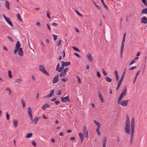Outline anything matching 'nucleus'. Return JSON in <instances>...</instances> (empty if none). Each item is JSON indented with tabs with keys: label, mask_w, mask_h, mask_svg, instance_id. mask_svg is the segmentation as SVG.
<instances>
[{
	"label": "nucleus",
	"mask_w": 147,
	"mask_h": 147,
	"mask_svg": "<svg viewBox=\"0 0 147 147\" xmlns=\"http://www.w3.org/2000/svg\"><path fill=\"white\" fill-rule=\"evenodd\" d=\"M107 140V138L106 137H105L104 138V140H103V142L102 144L106 145Z\"/></svg>",
	"instance_id": "obj_43"
},
{
	"label": "nucleus",
	"mask_w": 147,
	"mask_h": 147,
	"mask_svg": "<svg viewBox=\"0 0 147 147\" xmlns=\"http://www.w3.org/2000/svg\"><path fill=\"white\" fill-rule=\"evenodd\" d=\"M74 54L76 55V56L78 57H79V58H81V56L80 55H79L78 53H74Z\"/></svg>",
	"instance_id": "obj_54"
},
{
	"label": "nucleus",
	"mask_w": 147,
	"mask_h": 147,
	"mask_svg": "<svg viewBox=\"0 0 147 147\" xmlns=\"http://www.w3.org/2000/svg\"><path fill=\"white\" fill-rule=\"evenodd\" d=\"M61 64H62V66H66L69 65L71 64V63L70 62H64L63 61H62Z\"/></svg>",
	"instance_id": "obj_10"
},
{
	"label": "nucleus",
	"mask_w": 147,
	"mask_h": 147,
	"mask_svg": "<svg viewBox=\"0 0 147 147\" xmlns=\"http://www.w3.org/2000/svg\"><path fill=\"white\" fill-rule=\"evenodd\" d=\"M72 47L75 51H76L77 52H80V50L79 49H78V48H77L75 46H73V47Z\"/></svg>",
	"instance_id": "obj_27"
},
{
	"label": "nucleus",
	"mask_w": 147,
	"mask_h": 147,
	"mask_svg": "<svg viewBox=\"0 0 147 147\" xmlns=\"http://www.w3.org/2000/svg\"><path fill=\"white\" fill-rule=\"evenodd\" d=\"M105 78L107 81L109 82H111L112 81V79L109 76H106V77H105Z\"/></svg>",
	"instance_id": "obj_18"
},
{
	"label": "nucleus",
	"mask_w": 147,
	"mask_h": 147,
	"mask_svg": "<svg viewBox=\"0 0 147 147\" xmlns=\"http://www.w3.org/2000/svg\"><path fill=\"white\" fill-rule=\"evenodd\" d=\"M122 92L124 94H125L126 95L127 91L126 89V86L124 87V88L123 90V92Z\"/></svg>",
	"instance_id": "obj_38"
},
{
	"label": "nucleus",
	"mask_w": 147,
	"mask_h": 147,
	"mask_svg": "<svg viewBox=\"0 0 147 147\" xmlns=\"http://www.w3.org/2000/svg\"><path fill=\"white\" fill-rule=\"evenodd\" d=\"M8 74L9 77L10 78H12V76L11 75V71L10 70H9L8 71Z\"/></svg>",
	"instance_id": "obj_33"
},
{
	"label": "nucleus",
	"mask_w": 147,
	"mask_h": 147,
	"mask_svg": "<svg viewBox=\"0 0 147 147\" xmlns=\"http://www.w3.org/2000/svg\"><path fill=\"white\" fill-rule=\"evenodd\" d=\"M98 96L100 98V100H101V102H103V101L104 100V98L103 97L101 93L100 92V91H98Z\"/></svg>",
	"instance_id": "obj_9"
},
{
	"label": "nucleus",
	"mask_w": 147,
	"mask_h": 147,
	"mask_svg": "<svg viewBox=\"0 0 147 147\" xmlns=\"http://www.w3.org/2000/svg\"><path fill=\"white\" fill-rule=\"evenodd\" d=\"M124 44H121V49H120V52H123V50L124 48Z\"/></svg>",
	"instance_id": "obj_31"
},
{
	"label": "nucleus",
	"mask_w": 147,
	"mask_h": 147,
	"mask_svg": "<svg viewBox=\"0 0 147 147\" xmlns=\"http://www.w3.org/2000/svg\"><path fill=\"white\" fill-rule=\"evenodd\" d=\"M61 40H59L58 41V42H57V46H59L61 44Z\"/></svg>",
	"instance_id": "obj_49"
},
{
	"label": "nucleus",
	"mask_w": 147,
	"mask_h": 147,
	"mask_svg": "<svg viewBox=\"0 0 147 147\" xmlns=\"http://www.w3.org/2000/svg\"><path fill=\"white\" fill-rule=\"evenodd\" d=\"M94 122L95 123V124L97 126V127H100L101 124L99 123L95 120H94Z\"/></svg>",
	"instance_id": "obj_22"
},
{
	"label": "nucleus",
	"mask_w": 147,
	"mask_h": 147,
	"mask_svg": "<svg viewBox=\"0 0 147 147\" xmlns=\"http://www.w3.org/2000/svg\"><path fill=\"white\" fill-rule=\"evenodd\" d=\"M129 100H122L118 104H120L123 106H126L128 104Z\"/></svg>",
	"instance_id": "obj_4"
},
{
	"label": "nucleus",
	"mask_w": 147,
	"mask_h": 147,
	"mask_svg": "<svg viewBox=\"0 0 147 147\" xmlns=\"http://www.w3.org/2000/svg\"><path fill=\"white\" fill-rule=\"evenodd\" d=\"M140 22L144 24H146L147 23V19L146 17H144L141 19Z\"/></svg>",
	"instance_id": "obj_8"
},
{
	"label": "nucleus",
	"mask_w": 147,
	"mask_h": 147,
	"mask_svg": "<svg viewBox=\"0 0 147 147\" xmlns=\"http://www.w3.org/2000/svg\"><path fill=\"white\" fill-rule=\"evenodd\" d=\"M46 14L47 17L49 18H51V17L50 16V15L51 13L49 10H48V11L46 12Z\"/></svg>",
	"instance_id": "obj_30"
},
{
	"label": "nucleus",
	"mask_w": 147,
	"mask_h": 147,
	"mask_svg": "<svg viewBox=\"0 0 147 147\" xmlns=\"http://www.w3.org/2000/svg\"><path fill=\"white\" fill-rule=\"evenodd\" d=\"M101 1L102 3V4L104 6V7L107 10H108L109 9L107 6L105 4V2L103 1V0H100Z\"/></svg>",
	"instance_id": "obj_23"
},
{
	"label": "nucleus",
	"mask_w": 147,
	"mask_h": 147,
	"mask_svg": "<svg viewBox=\"0 0 147 147\" xmlns=\"http://www.w3.org/2000/svg\"><path fill=\"white\" fill-rule=\"evenodd\" d=\"M99 127H97L96 129V131L98 135L100 136V135L101 134L100 132L99 131Z\"/></svg>",
	"instance_id": "obj_35"
},
{
	"label": "nucleus",
	"mask_w": 147,
	"mask_h": 147,
	"mask_svg": "<svg viewBox=\"0 0 147 147\" xmlns=\"http://www.w3.org/2000/svg\"><path fill=\"white\" fill-rule=\"evenodd\" d=\"M86 127L84 126L83 127V131L84 132V135L86 138H88V131L86 129Z\"/></svg>",
	"instance_id": "obj_5"
},
{
	"label": "nucleus",
	"mask_w": 147,
	"mask_h": 147,
	"mask_svg": "<svg viewBox=\"0 0 147 147\" xmlns=\"http://www.w3.org/2000/svg\"><path fill=\"white\" fill-rule=\"evenodd\" d=\"M13 126L14 128H16L18 125V121L15 119L13 120Z\"/></svg>",
	"instance_id": "obj_14"
},
{
	"label": "nucleus",
	"mask_w": 147,
	"mask_h": 147,
	"mask_svg": "<svg viewBox=\"0 0 147 147\" xmlns=\"http://www.w3.org/2000/svg\"><path fill=\"white\" fill-rule=\"evenodd\" d=\"M102 70L104 75L105 76H106L107 74V73L105 71L104 69H102Z\"/></svg>",
	"instance_id": "obj_51"
},
{
	"label": "nucleus",
	"mask_w": 147,
	"mask_h": 147,
	"mask_svg": "<svg viewBox=\"0 0 147 147\" xmlns=\"http://www.w3.org/2000/svg\"><path fill=\"white\" fill-rule=\"evenodd\" d=\"M64 67V66H62L60 68H59L57 71H58L59 72H61L62 71V70L63 69Z\"/></svg>",
	"instance_id": "obj_36"
},
{
	"label": "nucleus",
	"mask_w": 147,
	"mask_h": 147,
	"mask_svg": "<svg viewBox=\"0 0 147 147\" xmlns=\"http://www.w3.org/2000/svg\"><path fill=\"white\" fill-rule=\"evenodd\" d=\"M59 66H60V64L59 63L57 65V67H56V70L57 71L58 70V69H59Z\"/></svg>",
	"instance_id": "obj_58"
},
{
	"label": "nucleus",
	"mask_w": 147,
	"mask_h": 147,
	"mask_svg": "<svg viewBox=\"0 0 147 147\" xmlns=\"http://www.w3.org/2000/svg\"><path fill=\"white\" fill-rule=\"evenodd\" d=\"M42 73L45 74V75L47 76H49V73L47 72L45 70H44L42 72Z\"/></svg>",
	"instance_id": "obj_41"
},
{
	"label": "nucleus",
	"mask_w": 147,
	"mask_h": 147,
	"mask_svg": "<svg viewBox=\"0 0 147 147\" xmlns=\"http://www.w3.org/2000/svg\"><path fill=\"white\" fill-rule=\"evenodd\" d=\"M52 96V95H51V94L50 93H49V94H47L46 96H44L43 97V98H46L50 97Z\"/></svg>",
	"instance_id": "obj_37"
},
{
	"label": "nucleus",
	"mask_w": 147,
	"mask_h": 147,
	"mask_svg": "<svg viewBox=\"0 0 147 147\" xmlns=\"http://www.w3.org/2000/svg\"><path fill=\"white\" fill-rule=\"evenodd\" d=\"M5 5L8 9H10L9 7L10 3L7 1H5Z\"/></svg>",
	"instance_id": "obj_19"
},
{
	"label": "nucleus",
	"mask_w": 147,
	"mask_h": 147,
	"mask_svg": "<svg viewBox=\"0 0 147 147\" xmlns=\"http://www.w3.org/2000/svg\"><path fill=\"white\" fill-rule=\"evenodd\" d=\"M66 75V74L65 73H63V71L62 72H61L60 73L59 76L60 77H62L65 76Z\"/></svg>",
	"instance_id": "obj_32"
},
{
	"label": "nucleus",
	"mask_w": 147,
	"mask_h": 147,
	"mask_svg": "<svg viewBox=\"0 0 147 147\" xmlns=\"http://www.w3.org/2000/svg\"><path fill=\"white\" fill-rule=\"evenodd\" d=\"M126 70V69H125V71H124V72H123V74H122V76L120 78V80L119 81H120L121 82H122V81L123 80V79H124V75H125V70Z\"/></svg>",
	"instance_id": "obj_20"
},
{
	"label": "nucleus",
	"mask_w": 147,
	"mask_h": 147,
	"mask_svg": "<svg viewBox=\"0 0 147 147\" xmlns=\"http://www.w3.org/2000/svg\"><path fill=\"white\" fill-rule=\"evenodd\" d=\"M86 57L90 62H92L93 61L92 58L90 54L89 53L86 56Z\"/></svg>",
	"instance_id": "obj_13"
},
{
	"label": "nucleus",
	"mask_w": 147,
	"mask_h": 147,
	"mask_svg": "<svg viewBox=\"0 0 147 147\" xmlns=\"http://www.w3.org/2000/svg\"><path fill=\"white\" fill-rule=\"evenodd\" d=\"M49 105L47 103H45L43 106L42 107V109L43 111H45L47 109L49 108Z\"/></svg>",
	"instance_id": "obj_12"
},
{
	"label": "nucleus",
	"mask_w": 147,
	"mask_h": 147,
	"mask_svg": "<svg viewBox=\"0 0 147 147\" xmlns=\"http://www.w3.org/2000/svg\"><path fill=\"white\" fill-rule=\"evenodd\" d=\"M21 102L22 104V107L24 108L26 107V104L24 102V101L23 99H22L21 100Z\"/></svg>",
	"instance_id": "obj_29"
},
{
	"label": "nucleus",
	"mask_w": 147,
	"mask_h": 147,
	"mask_svg": "<svg viewBox=\"0 0 147 147\" xmlns=\"http://www.w3.org/2000/svg\"><path fill=\"white\" fill-rule=\"evenodd\" d=\"M40 118V117H35L34 119H33V120H31L32 121L31 123L34 124H36Z\"/></svg>",
	"instance_id": "obj_7"
},
{
	"label": "nucleus",
	"mask_w": 147,
	"mask_h": 147,
	"mask_svg": "<svg viewBox=\"0 0 147 147\" xmlns=\"http://www.w3.org/2000/svg\"><path fill=\"white\" fill-rule=\"evenodd\" d=\"M59 74H58L55 77L53 80V83L54 84L55 83L59 81Z\"/></svg>",
	"instance_id": "obj_11"
},
{
	"label": "nucleus",
	"mask_w": 147,
	"mask_h": 147,
	"mask_svg": "<svg viewBox=\"0 0 147 147\" xmlns=\"http://www.w3.org/2000/svg\"><path fill=\"white\" fill-rule=\"evenodd\" d=\"M130 120L128 114L126 115V120L125 125V132L127 134H130Z\"/></svg>",
	"instance_id": "obj_2"
},
{
	"label": "nucleus",
	"mask_w": 147,
	"mask_h": 147,
	"mask_svg": "<svg viewBox=\"0 0 147 147\" xmlns=\"http://www.w3.org/2000/svg\"><path fill=\"white\" fill-rule=\"evenodd\" d=\"M141 13L144 14L147 13V8H145L143 9L141 12Z\"/></svg>",
	"instance_id": "obj_25"
},
{
	"label": "nucleus",
	"mask_w": 147,
	"mask_h": 147,
	"mask_svg": "<svg viewBox=\"0 0 147 147\" xmlns=\"http://www.w3.org/2000/svg\"><path fill=\"white\" fill-rule=\"evenodd\" d=\"M52 25L54 26H58V24L55 23H52Z\"/></svg>",
	"instance_id": "obj_59"
},
{
	"label": "nucleus",
	"mask_w": 147,
	"mask_h": 147,
	"mask_svg": "<svg viewBox=\"0 0 147 147\" xmlns=\"http://www.w3.org/2000/svg\"><path fill=\"white\" fill-rule=\"evenodd\" d=\"M53 37L54 38L53 40H55L57 39V36L55 35V34H53Z\"/></svg>",
	"instance_id": "obj_47"
},
{
	"label": "nucleus",
	"mask_w": 147,
	"mask_h": 147,
	"mask_svg": "<svg viewBox=\"0 0 147 147\" xmlns=\"http://www.w3.org/2000/svg\"><path fill=\"white\" fill-rule=\"evenodd\" d=\"M20 47V42L19 41H17L15 45V49L14 50V53L15 54H16L18 50V54L20 56H22L23 55V52L22 48Z\"/></svg>",
	"instance_id": "obj_1"
},
{
	"label": "nucleus",
	"mask_w": 147,
	"mask_h": 147,
	"mask_svg": "<svg viewBox=\"0 0 147 147\" xmlns=\"http://www.w3.org/2000/svg\"><path fill=\"white\" fill-rule=\"evenodd\" d=\"M39 69L40 71L42 72L44 70H45V69L43 66L41 65H40L39 66Z\"/></svg>",
	"instance_id": "obj_21"
},
{
	"label": "nucleus",
	"mask_w": 147,
	"mask_h": 147,
	"mask_svg": "<svg viewBox=\"0 0 147 147\" xmlns=\"http://www.w3.org/2000/svg\"><path fill=\"white\" fill-rule=\"evenodd\" d=\"M121 82L119 81L117 83V86L116 88V90H117L119 88V87H120V85L121 84Z\"/></svg>",
	"instance_id": "obj_26"
},
{
	"label": "nucleus",
	"mask_w": 147,
	"mask_h": 147,
	"mask_svg": "<svg viewBox=\"0 0 147 147\" xmlns=\"http://www.w3.org/2000/svg\"><path fill=\"white\" fill-rule=\"evenodd\" d=\"M6 90L9 92V94H10L11 92V90L10 88H7L6 89Z\"/></svg>",
	"instance_id": "obj_50"
},
{
	"label": "nucleus",
	"mask_w": 147,
	"mask_h": 147,
	"mask_svg": "<svg viewBox=\"0 0 147 147\" xmlns=\"http://www.w3.org/2000/svg\"><path fill=\"white\" fill-rule=\"evenodd\" d=\"M122 98L123 97H121V96H120L119 98H118L117 100V103L118 104L121 102V101L122 100Z\"/></svg>",
	"instance_id": "obj_34"
},
{
	"label": "nucleus",
	"mask_w": 147,
	"mask_h": 147,
	"mask_svg": "<svg viewBox=\"0 0 147 147\" xmlns=\"http://www.w3.org/2000/svg\"><path fill=\"white\" fill-rule=\"evenodd\" d=\"M115 74L116 76H118V71L116 70L115 71Z\"/></svg>",
	"instance_id": "obj_63"
},
{
	"label": "nucleus",
	"mask_w": 147,
	"mask_h": 147,
	"mask_svg": "<svg viewBox=\"0 0 147 147\" xmlns=\"http://www.w3.org/2000/svg\"><path fill=\"white\" fill-rule=\"evenodd\" d=\"M57 94V95H60L61 94V92L60 90H57L56 92Z\"/></svg>",
	"instance_id": "obj_57"
},
{
	"label": "nucleus",
	"mask_w": 147,
	"mask_h": 147,
	"mask_svg": "<svg viewBox=\"0 0 147 147\" xmlns=\"http://www.w3.org/2000/svg\"><path fill=\"white\" fill-rule=\"evenodd\" d=\"M29 115L30 116V120H33V117H32V114H29Z\"/></svg>",
	"instance_id": "obj_61"
},
{
	"label": "nucleus",
	"mask_w": 147,
	"mask_h": 147,
	"mask_svg": "<svg viewBox=\"0 0 147 147\" xmlns=\"http://www.w3.org/2000/svg\"><path fill=\"white\" fill-rule=\"evenodd\" d=\"M134 127H135V122L134 119L133 117L131 120V126H130V130L131 131V136L130 137V143L132 144V141L133 140V138L134 135Z\"/></svg>",
	"instance_id": "obj_3"
},
{
	"label": "nucleus",
	"mask_w": 147,
	"mask_h": 147,
	"mask_svg": "<svg viewBox=\"0 0 147 147\" xmlns=\"http://www.w3.org/2000/svg\"><path fill=\"white\" fill-rule=\"evenodd\" d=\"M142 3L145 5L147 6V3L146 0H142Z\"/></svg>",
	"instance_id": "obj_46"
},
{
	"label": "nucleus",
	"mask_w": 147,
	"mask_h": 147,
	"mask_svg": "<svg viewBox=\"0 0 147 147\" xmlns=\"http://www.w3.org/2000/svg\"><path fill=\"white\" fill-rule=\"evenodd\" d=\"M47 28H48V29L50 31H51V28H50V27L49 25L48 24H47Z\"/></svg>",
	"instance_id": "obj_64"
},
{
	"label": "nucleus",
	"mask_w": 147,
	"mask_h": 147,
	"mask_svg": "<svg viewBox=\"0 0 147 147\" xmlns=\"http://www.w3.org/2000/svg\"><path fill=\"white\" fill-rule=\"evenodd\" d=\"M27 112L28 113L29 115L32 114V110L29 107L28 109Z\"/></svg>",
	"instance_id": "obj_28"
},
{
	"label": "nucleus",
	"mask_w": 147,
	"mask_h": 147,
	"mask_svg": "<svg viewBox=\"0 0 147 147\" xmlns=\"http://www.w3.org/2000/svg\"><path fill=\"white\" fill-rule=\"evenodd\" d=\"M136 68V66H134L132 67H131L129 69V70H134V69H135Z\"/></svg>",
	"instance_id": "obj_56"
},
{
	"label": "nucleus",
	"mask_w": 147,
	"mask_h": 147,
	"mask_svg": "<svg viewBox=\"0 0 147 147\" xmlns=\"http://www.w3.org/2000/svg\"><path fill=\"white\" fill-rule=\"evenodd\" d=\"M79 136L80 139L81 143H82L84 139V138L83 136V135L81 133H80L79 134Z\"/></svg>",
	"instance_id": "obj_17"
},
{
	"label": "nucleus",
	"mask_w": 147,
	"mask_h": 147,
	"mask_svg": "<svg viewBox=\"0 0 147 147\" xmlns=\"http://www.w3.org/2000/svg\"><path fill=\"white\" fill-rule=\"evenodd\" d=\"M96 73V75L97 77L98 78L100 77H101V75L99 72L98 71H97Z\"/></svg>",
	"instance_id": "obj_48"
},
{
	"label": "nucleus",
	"mask_w": 147,
	"mask_h": 147,
	"mask_svg": "<svg viewBox=\"0 0 147 147\" xmlns=\"http://www.w3.org/2000/svg\"><path fill=\"white\" fill-rule=\"evenodd\" d=\"M94 4V5L96 6V7L98 9H100V7L96 5V3L93 1H92Z\"/></svg>",
	"instance_id": "obj_45"
},
{
	"label": "nucleus",
	"mask_w": 147,
	"mask_h": 147,
	"mask_svg": "<svg viewBox=\"0 0 147 147\" xmlns=\"http://www.w3.org/2000/svg\"><path fill=\"white\" fill-rule=\"evenodd\" d=\"M5 21L7 22L8 24L9 25H10L11 26H13V24L11 22L10 20V18H8L6 19Z\"/></svg>",
	"instance_id": "obj_15"
},
{
	"label": "nucleus",
	"mask_w": 147,
	"mask_h": 147,
	"mask_svg": "<svg viewBox=\"0 0 147 147\" xmlns=\"http://www.w3.org/2000/svg\"><path fill=\"white\" fill-rule=\"evenodd\" d=\"M6 115L7 120H8L9 119L10 117L9 115L7 112L6 113Z\"/></svg>",
	"instance_id": "obj_42"
},
{
	"label": "nucleus",
	"mask_w": 147,
	"mask_h": 147,
	"mask_svg": "<svg viewBox=\"0 0 147 147\" xmlns=\"http://www.w3.org/2000/svg\"><path fill=\"white\" fill-rule=\"evenodd\" d=\"M126 95H125V94H124L123 93V92H122L120 95V96H121V97H123L124 96H125Z\"/></svg>",
	"instance_id": "obj_62"
},
{
	"label": "nucleus",
	"mask_w": 147,
	"mask_h": 147,
	"mask_svg": "<svg viewBox=\"0 0 147 147\" xmlns=\"http://www.w3.org/2000/svg\"><path fill=\"white\" fill-rule=\"evenodd\" d=\"M15 82H17L19 84H21L22 82V79L20 78L16 79L15 80Z\"/></svg>",
	"instance_id": "obj_16"
},
{
	"label": "nucleus",
	"mask_w": 147,
	"mask_h": 147,
	"mask_svg": "<svg viewBox=\"0 0 147 147\" xmlns=\"http://www.w3.org/2000/svg\"><path fill=\"white\" fill-rule=\"evenodd\" d=\"M67 78H62L61 80L63 82H65L67 81Z\"/></svg>",
	"instance_id": "obj_53"
},
{
	"label": "nucleus",
	"mask_w": 147,
	"mask_h": 147,
	"mask_svg": "<svg viewBox=\"0 0 147 147\" xmlns=\"http://www.w3.org/2000/svg\"><path fill=\"white\" fill-rule=\"evenodd\" d=\"M31 143L32 145L34 146V147H36V143L34 141H31Z\"/></svg>",
	"instance_id": "obj_40"
},
{
	"label": "nucleus",
	"mask_w": 147,
	"mask_h": 147,
	"mask_svg": "<svg viewBox=\"0 0 147 147\" xmlns=\"http://www.w3.org/2000/svg\"><path fill=\"white\" fill-rule=\"evenodd\" d=\"M60 102L58 100L55 101V103L56 105H57L58 104L60 103Z\"/></svg>",
	"instance_id": "obj_60"
},
{
	"label": "nucleus",
	"mask_w": 147,
	"mask_h": 147,
	"mask_svg": "<svg viewBox=\"0 0 147 147\" xmlns=\"http://www.w3.org/2000/svg\"><path fill=\"white\" fill-rule=\"evenodd\" d=\"M32 133H29L27 134L26 136V138H29L32 137Z\"/></svg>",
	"instance_id": "obj_24"
},
{
	"label": "nucleus",
	"mask_w": 147,
	"mask_h": 147,
	"mask_svg": "<svg viewBox=\"0 0 147 147\" xmlns=\"http://www.w3.org/2000/svg\"><path fill=\"white\" fill-rule=\"evenodd\" d=\"M17 17L18 18V19L20 21L22 22V19L21 18H20V15L19 13H18V14L17 15Z\"/></svg>",
	"instance_id": "obj_39"
},
{
	"label": "nucleus",
	"mask_w": 147,
	"mask_h": 147,
	"mask_svg": "<svg viewBox=\"0 0 147 147\" xmlns=\"http://www.w3.org/2000/svg\"><path fill=\"white\" fill-rule=\"evenodd\" d=\"M68 68H65L63 70V73H65L66 74L67 72V70H68Z\"/></svg>",
	"instance_id": "obj_55"
},
{
	"label": "nucleus",
	"mask_w": 147,
	"mask_h": 147,
	"mask_svg": "<svg viewBox=\"0 0 147 147\" xmlns=\"http://www.w3.org/2000/svg\"><path fill=\"white\" fill-rule=\"evenodd\" d=\"M61 101L65 102L68 101L71 102L69 98V96H67L65 97H61Z\"/></svg>",
	"instance_id": "obj_6"
},
{
	"label": "nucleus",
	"mask_w": 147,
	"mask_h": 147,
	"mask_svg": "<svg viewBox=\"0 0 147 147\" xmlns=\"http://www.w3.org/2000/svg\"><path fill=\"white\" fill-rule=\"evenodd\" d=\"M7 38L12 42H14L13 40L12 39L11 37L8 36H7Z\"/></svg>",
	"instance_id": "obj_44"
},
{
	"label": "nucleus",
	"mask_w": 147,
	"mask_h": 147,
	"mask_svg": "<svg viewBox=\"0 0 147 147\" xmlns=\"http://www.w3.org/2000/svg\"><path fill=\"white\" fill-rule=\"evenodd\" d=\"M135 62H136V61L135 60H133L129 64V65H132V64L135 63Z\"/></svg>",
	"instance_id": "obj_52"
}]
</instances>
